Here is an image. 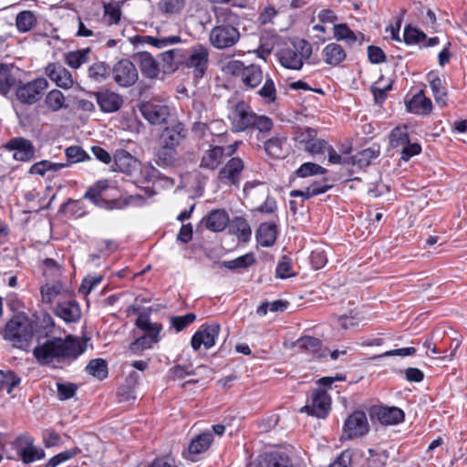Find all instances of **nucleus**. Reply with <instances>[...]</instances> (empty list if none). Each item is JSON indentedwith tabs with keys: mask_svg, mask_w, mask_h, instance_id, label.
<instances>
[{
	"mask_svg": "<svg viewBox=\"0 0 467 467\" xmlns=\"http://www.w3.org/2000/svg\"><path fill=\"white\" fill-rule=\"evenodd\" d=\"M369 431V424L366 413L361 410H355L345 420L343 435L347 439L362 437Z\"/></svg>",
	"mask_w": 467,
	"mask_h": 467,
	"instance_id": "9",
	"label": "nucleus"
},
{
	"mask_svg": "<svg viewBox=\"0 0 467 467\" xmlns=\"http://www.w3.org/2000/svg\"><path fill=\"white\" fill-rule=\"evenodd\" d=\"M16 82L8 66L0 63V93L7 94Z\"/></svg>",
	"mask_w": 467,
	"mask_h": 467,
	"instance_id": "47",
	"label": "nucleus"
},
{
	"mask_svg": "<svg viewBox=\"0 0 467 467\" xmlns=\"http://www.w3.org/2000/svg\"><path fill=\"white\" fill-rule=\"evenodd\" d=\"M182 41L181 36H140L137 35L132 38V43L134 45L139 44H149L157 48H164L168 46H171Z\"/></svg>",
	"mask_w": 467,
	"mask_h": 467,
	"instance_id": "25",
	"label": "nucleus"
},
{
	"mask_svg": "<svg viewBox=\"0 0 467 467\" xmlns=\"http://www.w3.org/2000/svg\"><path fill=\"white\" fill-rule=\"evenodd\" d=\"M97 103L101 111L111 113L118 111L122 106V97L109 89L98 91L95 94Z\"/></svg>",
	"mask_w": 467,
	"mask_h": 467,
	"instance_id": "16",
	"label": "nucleus"
},
{
	"mask_svg": "<svg viewBox=\"0 0 467 467\" xmlns=\"http://www.w3.org/2000/svg\"><path fill=\"white\" fill-rule=\"evenodd\" d=\"M87 75L90 81L102 83L111 75V67L104 61H96L88 67Z\"/></svg>",
	"mask_w": 467,
	"mask_h": 467,
	"instance_id": "29",
	"label": "nucleus"
},
{
	"mask_svg": "<svg viewBox=\"0 0 467 467\" xmlns=\"http://www.w3.org/2000/svg\"><path fill=\"white\" fill-rule=\"evenodd\" d=\"M87 338L67 336L62 338L52 337L44 342L38 341L33 350V355L41 365L54 368L69 363L83 354L87 348Z\"/></svg>",
	"mask_w": 467,
	"mask_h": 467,
	"instance_id": "1",
	"label": "nucleus"
},
{
	"mask_svg": "<svg viewBox=\"0 0 467 467\" xmlns=\"http://www.w3.org/2000/svg\"><path fill=\"white\" fill-rule=\"evenodd\" d=\"M90 48H82L65 54V63L73 69L79 68L88 62Z\"/></svg>",
	"mask_w": 467,
	"mask_h": 467,
	"instance_id": "35",
	"label": "nucleus"
},
{
	"mask_svg": "<svg viewBox=\"0 0 467 467\" xmlns=\"http://www.w3.org/2000/svg\"><path fill=\"white\" fill-rule=\"evenodd\" d=\"M136 326L145 331V336H148L152 341L155 343L158 341V335L161 329V325L151 323L148 314L140 313L137 317Z\"/></svg>",
	"mask_w": 467,
	"mask_h": 467,
	"instance_id": "31",
	"label": "nucleus"
},
{
	"mask_svg": "<svg viewBox=\"0 0 467 467\" xmlns=\"http://www.w3.org/2000/svg\"><path fill=\"white\" fill-rule=\"evenodd\" d=\"M5 148L14 151V159L19 161H28L35 157V147L33 143L25 138L16 137L10 140Z\"/></svg>",
	"mask_w": 467,
	"mask_h": 467,
	"instance_id": "14",
	"label": "nucleus"
},
{
	"mask_svg": "<svg viewBox=\"0 0 467 467\" xmlns=\"http://www.w3.org/2000/svg\"><path fill=\"white\" fill-rule=\"evenodd\" d=\"M371 414L374 415L381 424L395 425L404 420V412L397 407H378L373 408Z\"/></svg>",
	"mask_w": 467,
	"mask_h": 467,
	"instance_id": "21",
	"label": "nucleus"
},
{
	"mask_svg": "<svg viewBox=\"0 0 467 467\" xmlns=\"http://www.w3.org/2000/svg\"><path fill=\"white\" fill-rule=\"evenodd\" d=\"M42 301L46 304H51L55 301H60V298L70 296L69 290L66 285L61 282L46 284L41 287Z\"/></svg>",
	"mask_w": 467,
	"mask_h": 467,
	"instance_id": "20",
	"label": "nucleus"
},
{
	"mask_svg": "<svg viewBox=\"0 0 467 467\" xmlns=\"http://www.w3.org/2000/svg\"><path fill=\"white\" fill-rule=\"evenodd\" d=\"M232 130L235 132L244 131L247 129H255L260 132L269 131L273 128V121L265 115H257L244 101H238L229 114Z\"/></svg>",
	"mask_w": 467,
	"mask_h": 467,
	"instance_id": "3",
	"label": "nucleus"
},
{
	"mask_svg": "<svg viewBox=\"0 0 467 467\" xmlns=\"http://www.w3.org/2000/svg\"><path fill=\"white\" fill-rule=\"evenodd\" d=\"M285 140L279 137H273L265 141V150L266 154L273 158H282L285 155L283 150Z\"/></svg>",
	"mask_w": 467,
	"mask_h": 467,
	"instance_id": "46",
	"label": "nucleus"
},
{
	"mask_svg": "<svg viewBox=\"0 0 467 467\" xmlns=\"http://www.w3.org/2000/svg\"><path fill=\"white\" fill-rule=\"evenodd\" d=\"M264 79V74L260 66L251 64L246 66V69L242 78L243 84L249 88L258 87Z\"/></svg>",
	"mask_w": 467,
	"mask_h": 467,
	"instance_id": "32",
	"label": "nucleus"
},
{
	"mask_svg": "<svg viewBox=\"0 0 467 467\" xmlns=\"http://www.w3.org/2000/svg\"><path fill=\"white\" fill-rule=\"evenodd\" d=\"M389 459V453L385 450L369 449L367 463L368 467H384Z\"/></svg>",
	"mask_w": 467,
	"mask_h": 467,
	"instance_id": "49",
	"label": "nucleus"
},
{
	"mask_svg": "<svg viewBox=\"0 0 467 467\" xmlns=\"http://www.w3.org/2000/svg\"><path fill=\"white\" fill-rule=\"evenodd\" d=\"M254 262L253 254H247L242 256H239L234 260L223 261L221 263L222 267L228 268L230 270H235L239 268H246L253 265Z\"/></svg>",
	"mask_w": 467,
	"mask_h": 467,
	"instance_id": "52",
	"label": "nucleus"
},
{
	"mask_svg": "<svg viewBox=\"0 0 467 467\" xmlns=\"http://www.w3.org/2000/svg\"><path fill=\"white\" fill-rule=\"evenodd\" d=\"M57 396L60 400H65L72 398L78 389L74 383H60L57 382Z\"/></svg>",
	"mask_w": 467,
	"mask_h": 467,
	"instance_id": "60",
	"label": "nucleus"
},
{
	"mask_svg": "<svg viewBox=\"0 0 467 467\" xmlns=\"http://www.w3.org/2000/svg\"><path fill=\"white\" fill-rule=\"evenodd\" d=\"M266 467H293L291 459L286 452L273 451L265 455Z\"/></svg>",
	"mask_w": 467,
	"mask_h": 467,
	"instance_id": "39",
	"label": "nucleus"
},
{
	"mask_svg": "<svg viewBox=\"0 0 467 467\" xmlns=\"http://www.w3.org/2000/svg\"><path fill=\"white\" fill-rule=\"evenodd\" d=\"M55 313L67 323L77 322L81 317L78 304L72 299L57 301Z\"/></svg>",
	"mask_w": 467,
	"mask_h": 467,
	"instance_id": "22",
	"label": "nucleus"
},
{
	"mask_svg": "<svg viewBox=\"0 0 467 467\" xmlns=\"http://www.w3.org/2000/svg\"><path fill=\"white\" fill-rule=\"evenodd\" d=\"M47 87L48 83L45 78H36L30 82L19 85L16 88V95L21 103L31 105L41 99Z\"/></svg>",
	"mask_w": 467,
	"mask_h": 467,
	"instance_id": "8",
	"label": "nucleus"
},
{
	"mask_svg": "<svg viewBox=\"0 0 467 467\" xmlns=\"http://www.w3.org/2000/svg\"><path fill=\"white\" fill-rule=\"evenodd\" d=\"M36 24V17L32 11L24 10L17 14L16 26L19 32L26 33L31 30Z\"/></svg>",
	"mask_w": 467,
	"mask_h": 467,
	"instance_id": "38",
	"label": "nucleus"
},
{
	"mask_svg": "<svg viewBox=\"0 0 467 467\" xmlns=\"http://www.w3.org/2000/svg\"><path fill=\"white\" fill-rule=\"evenodd\" d=\"M213 441V437L211 433L204 432L198 435L191 441L187 452H183L184 458L195 462V456L207 451Z\"/></svg>",
	"mask_w": 467,
	"mask_h": 467,
	"instance_id": "23",
	"label": "nucleus"
},
{
	"mask_svg": "<svg viewBox=\"0 0 467 467\" xmlns=\"http://www.w3.org/2000/svg\"><path fill=\"white\" fill-rule=\"evenodd\" d=\"M312 45L305 39H295L280 48L276 57L282 67L291 70H300L304 63L312 56Z\"/></svg>",
	"mask_w": 467,
	"mask_h": 467,
	"instance_id": "4",
	"label": "nucleus"
},
{
	"mask_svg": "<svg viewBox=\"0 0 467 467\" xmlns=\"http://www.w3.org/2000/svg\"><path fill=\"white\" fill-rule=\"evenodd\" d=\"M65 153L69 163H77L89 159L87 152L78 146L67 148Z\"/></svg>",
	"mask_w": 467,
	"mask_h": 467,
	"instance_id": "58",
	"label": "nucleus"
},
{
	"mask_svg": "<svg viewBox=\"0 0 467 467\" xmlns=\"http://www.w3.org/2000/svg\"><path fill=\"white\" fill-rule=\"evenodd\" d=\"M277 235V227L275 223H263L256 231V241L263 247L272 246Z\"/></svg>",
	"mask_w": 467,
	"mask_h": 467,
	"instance_id": "28",
	"label": "nucleus"
},
{
	"mask_svg": "<svg viewBox=\"0 0 467 467\" xmlns=\"http://www.w3.org/2000/svg\"><path fill=\"white\" fill-rule=\"evenodd\" d=\"M245 69L246 66H244V64L240 60L229 61L225 66V71L228 74L234 77H240L241 78H243Z\"/></svg>",
	"mask_w": 467,
	"mask_h": 467,
	"instance_id": "64",
	"label": "nucleus"
},
{
	"mask_svg": "<svg viewBox=\"0 0 467 467\" xmlns=\"http://www.w3.org/2000/svg\"><path fill=\"white\" fill-rule=\"evenodd\" d=\"M114 81L122 88L133 86L139 79L136 66L130 59H120L111 67Z\"/></svg>",
	"mask_w": 467,
	"mask_h": 467,
	"instance_id": "7",
	"label": "nucleus"
},
{
	"mask_svg": "<svg viewBox=\"0 0 467 467\" xmlns=\"http://www.w3.org/2000/svg\"><path fill=\"white\" fill-rule=\"evenodd\" d=\"M322 57L326 64L337 67L346 59L347 53L340 45L330 43L322 49Z\"/></svg>",
	"mask_w": 467,
	"mask_h": 467,
	"instance_id": "27",
	"label": "nucleus"
},
{
	"mask_svg": "<svg viewBox=\"0 0 467 467\" xmlns=\"http://www.w3.org/2000/svg\"><path fill=\"white\" fill-rule=\"evenodd\" d=\"M45 103L52 111H57L65 107V97L60 90L53 89L47 93Z\"/></svg>",
	"mask_w": 467,
	"mask_h": 467,
	"instance_id": "50",
	"label": "nucleus"
},
{
	"mask_svg": "<svg viewBox=\"0 0 467 467\" xmlns=\"http://www.w3.org/2000/svg\"><path fill=\"white\" fill-rule=\"evenodd\" d=\"M430 86L435 98L436 103L441 105V107L445 106L447 104V92L442 85L441 79L440 78H434L431 81Z\"/></svg>",
	"mask_w": 467,
	"mask_h": 467,
	"instance_id": "54",
	"label": "nucleus"
},
{
	"mask_svg": "<svg viewBox=\"0 0 467 467\" xmlns=\"http://www.w3.org/2000/svg\"><path fill=\"white\" fill-rule=\"evenodd\" d=\"M68 164L67 163H58V162H52L50 161H41L39 162H36L33 164L29 170V172L31 174H37L44 176L47 171H57L65 167H67Z\"/></svg>",
	"mask_w": 467,
	"mask_h": 467,
	"instance_id": "42",
	"label": "nucleus"
},
{
	"mask_svg": "<svg viewBox=\"0 0 467 467\" xmlns=\"http://www.w3.org/2000/svg\"><path fill=\"white\" fill-rule=\"evenodd\" d=\"M106 188L103 182H99L93 187H90L84 194V198L89 199L94 204L99 207L108 209L119 208L116 204H109L107 201L100 198L101 192Z\"/></svg>",
	"mask_w": 467,
	"mask_h": 467,
	"instance_id": "37",
	"label": "nucleus"
},
{
	"mask_svg": "<svg viewBox=\"0 0 467 467\" xmlns=\"http://www.w3.org/2000/svg\"><path fill=\"white\" fill-rule=\"evenodd\" d=\"M239 142L226 147L211 145L202 153L200 168L209 171L216 170L223 161L224 157L233 155L238 148Z\"/></svg>",
	"mask_w": 467,
	"mask_h": 467,
	"instance_id": "6",
	"label": "nucleus"
},
{
	"mask_svg": "<svg viewBox=\"0 0 467 467\" xmlns=\"http://www.w3.org/2000/svg\"><path fill=\"white\" fill-rule=\"evenodd\" d=\"M185 5V0H160L159 10L167 16L180 13Z\"/></svg>",
	"mask_w": 467,
	"mask_h": 467,
	"instance_id": "48",
	"label": "nucleus"
},
{
	"mask_svg": "<svg viewBox=\"0 0 467 467\" xmlns=\"http://www.w3.org/2000/svg\"><path fill=\"white\" fill-rule=\"evenodd\" d=\"M187 129L182 122L166 127L161 135V143L165 146L177 148L186 139Z\"/></svg>",
	"mask_w": 467,
	"mask_h": 467,
	"instance_id": "17",
	"label": "nucleus"
},
{
	"mask_svg": "<svg viewBox=\"0 0 467 467\" xmlns=\"http://www.w3.org/2000/svg\"><path fill=\"white\" fill-rule=\"evenodd\" d=\"M209 50L202 45H196L188 50L185 66L193 69L196 78H202L208 67Z\"/></svg>",
	"mask_w": 467,
	"mask_h": 467,
	"instance_id": "11",
	"label": "nucleus"
},
{
	"mask_svg": "<svg viewBox=\"0 0 467 467\" xmlns=\"http://www.w3.org/2000/svg\"><path fill=\"white\" fill-rule=\"evenodd\" d=\"M20 379L13 372L0 373V398L5 394H11L13 389L18 386Z\"/></svg>",
	"mask_w": 467,
	"mask_h": 467,
	"instance_id": "43",
	"label": "nucleus"
},
{
	"mask_svg": "<svg viewBox=\"0 0 467 467\" xmlns=\"http://www.w3.org/2000/svg\"><path fill=\"white\" fill-rule=\"evenodd\" d=\"M114 160L116 170L124 173H130L136 164V159L133 158L130 153L123 150H118L115 153Z\"/></svg>",
	"mask_w": 467,
	"mask_h": 467,
	"instance_id": "36",
	"label": "nucleus"
},
{
	"mask_svg": "<svg viewBox=\"0 0 467 467\" xmlns=\"http://www.w3.org/2000/svg\"><path fill=\"white\" fill-rule=\"evenodd\" d=\"M45 72L47 76L60 88H69L73 85L71 73L59 64H48L46 67Z\"/></svg>",
	"mask_w": 467,
	"mask_h": 467,
	"instance_id": "19",
	"label": "nucleus"
},
{
	"mask_svg": "<svg viewBox=\"0 0 467 467\" xmlns=\"http://www.w3.org/2000/svg\"><path fill=\"white\" fill-rule=\"evenodd\" d=\"M230 223V230L234 234L238 240L245 243L250 240L252 229L246 219L243 217H234Z\"/></svg>",
	"mask_w": 467,
	"mask_h": 467,
	"instance_id": "34",
	"label": "nucleus"
},
{
	"mask_svg": "<svg viewBox=\"0 0 467 467\" xmlns=\"http://www.w3.org/2000/svg\"><path fill=\"white\" fill-rule=\"evenodd\" d=\"M220 333V326L217 323L202 326L194 333L192 337L191 345L194 350H198L202 345L205 348H211L215 344V340Z\"/></svg>",
	"mask_w": 467,
	"mask_h": 467,
	"instance_id": "13",
	"label": "nucleus"
},
{
	"mask_svg": "<svg viewBox=\"0 0 467 467\" xmlns=\"http://www.w3.org/2000/svg\"><path fill=\"white\" fill-rule=\"evenodd\" d=\"M216 25L209 35L210 44L217 49H225L234 47L240 40V32L237 26L240 17L230 8H221L216 12Z\"/></svg>",
	"mask_w": 467,
	"mask_h": 467,
	"instance_id": "2",
	"label": "nucleus"
},
{
	"mask_svg": "<svg viewBox=\"0 0 467 467\" xmlns=\"http://www.w3.org/2000/svg\"><path fill=\"white\" fill-rule=\"evenodd\" d=\"M328 143L325 140L313 138L310 142L305 146V150L311 154H319L327 151Z\"/></svg>",
	"mask_w": 467,
	"mask_h": 467,
	"instance_id": "61",
	"label": "nucleus"
},
{
	"mask_svg": "<svg viewBox=\"0 0 467 467\" xmlns=\"http://www.w3.org/2000/svg\"><path fill=\"white\" fill-rule=\"evenodd\" d=\"M230 220L224 210H213L206 218V227L213 232H221L229 224Z\"/></svg>",
	"mask_w": 467,
	"mask_h": 467,
	"instance_id": "30",
	"label": "nucleus"
},
{
	"mask_svg": "<svg viewBox=\"0 0 467 467\" xmlns=\"http://www.w3.org/2000/svg\"><path fill=\"white\" fill-rule=\"evenodd\" d=\"M315 137H317V131L308 127L298 128L296 131V140L300 143H304L305 146Z\"/></svg>",
	"mask_w": 467,
	"mask_h": 467,
	"instance_id": "62",
	"label": "nucleus"
},
{
	"mask_svg": "<svg viewBox=\"0 0 467 467\" xmlns=\"http://www.w3.org/2000/svg\"><path fill=\"white\" fill-rule=\"evenodd\" d=\"M407 110L410 113L428 115L432 109L431 100L427 98L423 90H420L406 104Z\"/></svg>",
	"mask_w": 467,
	"mask_h": 467,
	"instance_id": "24",
	"label": "nucleus"
},
{
	"mask_svg": "<svg viewBox=\"0 0 467 467\" xmlns=\"http://www.w3.org/2000/svg\"><path fill=\"white\" fill-rule=\"evenodd\" d=\"M376 157L375 151L371 149H365L353 156V162L359 166L368 165L370 161Z\"/></svg>",
	"mask_w": 467,
	"mask_h": 467,
	"instance_id": "63",
	"label": "nucleus"
},
{
	"mask_svg": "<svg viewBox=\"0 0 467 467\" xmlns=\"http://www.w3.org/2000/svg\"><path fill=\"white\" fill-rule=\"evenodd\" d=\"M19 455L24 463L28 464L45 457V451L41 448H36L33 444L31 438L27 439L25 447L19 450Z\"/></svg>",
	"mask_w": 467,
	"mask_h": 467,
	"instance_id": "33",
	"label": "nucleus"
},
{
	"mask_svg": "<svg viewBox=\"0 0 467 467\" xmlns=\"http://www.w3.org/2000/svg\"><path fill=\"white\" fill-rule=\"evenodd\" d=\"M157 163L161 166H172L178 159V152L175 148L161 144L157 153Z\"/></svg>",
	"mask_w": 467,
	"mask_h": 467,
	"instance_id": "41",
	"label": "nucleus"
},
{
	"mask_svg": "<svg viewBox=\"0 0 467 467\" xmlns=\"http://www.w3.org/2000/svg\"><path fill=\"white\" fill-rule=\"evenodd\" d=\"M404 41L408 45L420 43L426 39V35L419 29L407 26L404 29Z\"/></svg>",
	"mask_w": 467,
	"mask_h": 467,
	"instance_id": "55",
	"label": "nucleus"
},
{
	"mask_svg": "<svg viewBox=\"0 0 467 467\" xmlns=\"http://www.w3.org/2000/svg\"><path fill=\"white\" fill-rule=\"evenodd\" d=\"M257 93L267 103H273L275 101L277 92L274 80L269 76H266L263 87Z\"/></svg>",
	"mask_w": 467,
	"mask_h": 467,
	"instance_id": "51",
	"label": "nucleus"
},
{
	"mask_svg": "<svg viewBox=\"0 0 467 467\" xmlns=\"http://www.w3.org/2000/svg\"><path fill=\"white\" fill-rule=\"evenodd\" d=\"M86 370L88 374L94 378L102 380L108 377V364L106 360L102 358L92 359L88 362L86 367Z\"/></svg>",
	"mask_w": 467,
	"mask_h": 467,
	"instance_id": "40",
	"label": "nucleus"
},
{
	"mask_svg": "<svg viewBox=\"0 0 467 467\" xmlns=\"http://www.w3.org/2000/svg\"><path fill=\"white\" fill-rule=\"evenodd\" d=\"M334 37L337 41H345L348 45H352L357 41L355 33L348 26L347 24L334 25Z\"/></svg>",
	"mask_w": 467,
	"mask_h": 467,
	"instance_id": "45",
	"label": "nucleus"
},
{
	"mask_svg": "<svg viewBox=\"0 0 467 467\" xmlns=\"http://www.w3.org/2000/svg\"><path fill=\"white\" fill-rule=\"evenodd\" d=\"M244 168V161L238 157H233L219 170L217 181L226 186H239Z\"/></svg>",
	"mask_w": 467,
	"mask_h": 467,
	"instance_id": "10",
	"label": "nucleus"
},
{
	"mask_svg": "<svg viewBox=\"0 0 467 467\" xmlns=\"http://www.w3.org/2000/svg\"><path fill=\"white\" fill-rule=\"evenodd\" d=\"M142 116L153 125L166 121L170 115V109L166 105L156 102H144L140 107Z\"/></svg>",
	"mask_w": 467,
	"mask_h": 467,
	"instance_id": "15",
	"label": "nucleus"
},
{
	"mask_svg": "<svg viewBox=\"0 0 467 467\" xmlns=\"http://www.w3.org/2000/svg\"><path fill=\"white\" fill-rule=\"evenodd\" d=\"M196 319V316L193 313H188L185 316L171 317V325L175 328L177 332L182 331L190 324Z\"/></svg>",
	"mask_w": 467,
	"mask_h": 467,
	"instance_id": "57",
	"label": "nucleus"
},
{
	"mask_svg": "<svg viewBox=\"0 0 467 467\" xmlns=\"http://www.w3.org/2000/svg\"><path fill=\"white\" fill-rule=\"evenodd\" d=\"M389 140L393 148L405 146L409 142V135L406 129H394L390 133Z\"/></svg>",
	"mask_w": 467,
	"mask_h": 467,
	"instance_id": "59",
	"label": "nucleus"
},
{
	"mask_svg": "<svg viewBox=\"0 0 467 467\" xmlns=\"http://www.w3.org/2000/svg\"><path fill=\"white\" fill-rule=\"evenodd\" d=\"M296 346L317 358H325L328 350L322 348L321 341L313 337L306 336L297 339Z\"/></svg>",
	"mask_w": 467,
	"mask_h": 467,
	"instance_id": "26",
	"label": "nucleus"
},
{
	"mask_svg": "<svg viewBox=\"0 0 467 467\" xmlns=\"http://www.w3.org/2000/svg\"><path fill=\"white\" fill-rule=\"evenodd\" d=\"M80 452L77 447L64 451L47 461L44 467H57L64 462L73 459Z\"/></svg>",
	"mask_w": 467,
	"mask_h": 467,
	"instance_id": "53",
	"label": "nucleus"
},
{
	"mask_svg": "<svg viewBox=\"0 0 467 467\" xmlns=\"http://www.w3.org/2000/svg\"><path fill=\"white\" fill-rule=\"evenodd\" d=\"M326 172V169L321 167L318 164L313 162H306L302 164L297 170L296 174L299 177H307L311 175L317 174H324Z\"/></svg>",
	"mask_w": 467,
	"mask_h": 467,
	"instance_id": "56",
	"label": "nucleus"
},
{
	"mask_svg": "<svg viewBox=\"0 0 467 467\" xmlns=\"http://www.w3.org/2000/svg\"><path fill=\"white\" fill-rule=\"evenodd\" d=\"M139 376L136 372L130 373L128 379V384L119 388L118 395L119 400L121 402H130L136 400V395L131 384H136Z\"/></svg>",
	"mask_w": 467,
	"mask_h": 467,
	"instance_id": "44",
	"label": "nucleus"
},
{
	"mask_svg": "<svg viewBox=\"0 0 467 467\" xmlns=\"http://www.w3.org/2000/svg\"><path fill=\"white\" fill-rule=\"evenodd\" d=\"M311 405H306L300 409V412L324 419L330 410L331 400L329 395L322 389H314L312 392Z\"/></svg>",
	"mask_w": 467,
	"mask_h": 467,
	"instance_id": "12",
	"label": "nucleus"
},
{
	"mask_svg": "<svg viewBox=\"0 0 467 467\" xmlns=\"http://www.w3.org/2000/svg\"><path fill=\"white\" fill-rule=\"evenodd\" d=\"M133 59L145 78L154 79L159 77L161 72L159 63L150 53L139 52L133 56Z\"/></svg>",
	"mask_w": 467,
	"mask_h": 467,
	"instance_id": "18",
	"label": "nucleus"
},
{
	"mask_svg": "<svg viewBox=\"0 0 467 467\" xmlns=\"http://www.w3.org/2000/svg\"><path fill=\"white\" fill-rule=\"evenodd\" d=\"M33 334L30 320L25 316H16L5 325L4 336L14 347L24 349L28 346Z\"/></svg>",
	"mask_w": 467,
	"mask_h": 467,
	"instance_id": "5",
	"label": "nucleus"
}]
</instances>
